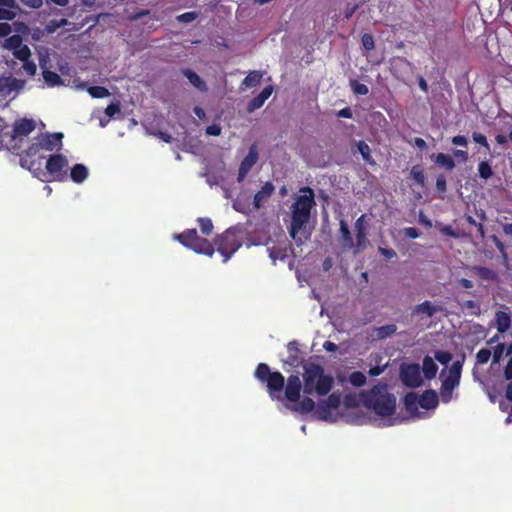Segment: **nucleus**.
Here are the masks:
<instances>
[{
    "instance_id": "f257e3e1",
    "label": "nucleus",
    "mask_w": 512,
    "mask_h": 512,
    "mask_svg": "<svg viewBox=\"0 0 512 512\" xmlns=\"http://www.w3.org/2000/svg\"><path fill=\"white\" fill-rule=\"evenodd\" d=\"M254 377L259 382L266 384L267 392L273 400L281 399V392L284 388L285 398L288 401L296 403L300 399L302 383L297 375H290L285 385V378L279 371H271L268 364L259 363L255 369Z\"/></svg>"
},
{
    "instance_id": "f03ea898",
    "label": "nucleus",
    "mask_w": 512,
    "mask_h": 512,
    "mask_svg": "<svg viewBox=\"0 0 512 512\" xmlns=\"http://www.w3.org/2000/svg\"><path fill=\"white\" fill-rule=\"evenodd\" d=\"M300 194L291 206V225L289 227L290 237L302 245L310 238L306 226L311 217V210L316 205L314 191L310 187L301 188Z\"/></svg>"
},
{
    "instance_id": "7ed1b4c3",
    "label": "nucleus",
    "mask_w": 512,
    "mask_h": 512,
    "mask_svg": "<svg viewBox=\"0 0 512 512\" xmlns=\"http://www.w3.org/2000/svg\"><path fill=\"white\" fill-rule=\"evenodd\" d=\"M359 397L363 406L379 416H391L395 412L396 397L388 392L386 383H379L370 390L361 391Z\"/></svg>"
},
{
    "instance_id": "20e7f679",
    "label": "nucleus",
    "mask_w": 512,
    "mask_h": 512,
    "mask_svg": "<svg viewBox=\"0 0 512 512\" xmlns=\"http://www.w3.org/2000/svg\"><path fill=\"white\" fill-rule=\"evenodd\" d=\"M303 392L307 395H327L334 385L331 375L325 374L324 368L317 363L307 362L303 364Z\"/></svg>"
},
{
    "instance_id": "39448f33",
    "label": "nucleus",
    "mask_w": 512,
    "mask_h": 512,
    "mask_svg": "<svg viewBox=\"0 0 512 512\" xmlns=\"http://www.w3.org/2000/svg\"><path fill=\"white\" fill-rule=\"evenodd\" d=\"M175 239L198 254L212 257L215 252L213 244L207 239L200 237L196 229H187L180 234H176Z\"/></svg>"
},
{
    "instance_id": "423d86ee",
    "label": "nucleus",
    "mask_w": 512,
    "mask_h": 512,
    "mask_svg": "<svg viewBox=\"0 0 512 512\" xmlns=\"http://www.w3.org/2000/svg\"><path fill=\"white\" fill-rule=\"evenodd\" d=\"M214 243L217 247V251L223 256L224 263L241 247V243L235 231L231 228L217 235L214 239Z\"/></svg>"
},
{
    "instance_id": "0eeeda50",
    "label": "nucleus",
    "mask_w": 512,
    "mask_h": 512,
    "mask_svg": "<svg viewBox=\"0 0 512 512\" xmlns=\"http://www.w3.org/2000/svg\"><path fill=\"white\" fill-rule=\"evenodd\" d=\"M41 144L35 138V141L20 155V165L21 167L28 169L30 172L33 173L34 176H36L39 179H42V176H45V172L43 169H41L40 162H33L31 157L37 156V157H45L41 154L42 151Z\"/></svg>"
},
{
    "instance_id": "6e6552de",
    "label": "nucleus",
    "mask_w": 512,
    "mask_h": 512,
    "mask_svg": "<svg viewBox=\"0 0 512 512\" xmlns=\"http://www.w3.org/2000/svg\"><path fill=\"white\" fill-rule=\"evenodd\" d=\"M68 159L63 154H52L46 160L45 174L48 173L51 179L58 182H64L68 179L67 174Z\"/></svg>"
},
{
    "instance_id": "1a4fd4ad",
    "label": "nucleus",
    "mask_w": 512,
    "mask_h": 512,
    "mask_svg": "<svg viewBox=\"0 0 512 512\" xmlns=\"http://www.w3.org/2000/svg\"><path fill=\"white\" fill-rule=\"evenodd\" d=\"M400 379L409 388H417L422 385L421 371L418 364L401 365Z\"/></svg>"
},
{
    "instance_id": "9d476101",
    "label": "nucleus",
    "mask_w": 512,
    "mask_h": 512,
    "mask_svg": "<svg viewBox=\"0 0 512 512\" xmlns=\"http://www.w3.org/2000/svg\"><path fill=\"white\" fill-rule=\"evenodd\" d=\"M258 160V152L256 149V146L253 145L250 147L248 154L245 156V158L241 161L239 169H238V175H237V181L240 183L242 182L251 168L256 164Z\"/></svg>"
},
{
    "instance_id": "9b49d317",
    "label": "nucleus",
    "mask_w": 512,
    "mask_h": 512,
    "mask_svg": "<svg viewBox=\"0 0 512 512\" xmlns=\"http://www.w3.org/2000/svg\"><path fill=\"white\" fill-rule=\"evenodd\" d=\"M341 404L340 394L334 392L318 404L317 413L321 419H327L331 409H337Z\"/></svg>"
},
{
    "instance_id": "f8f14e48",
    "label": "nucleus",
    "mask_w": 512,
    "mask_h": 512,
    "mask_svg": "<svg viewBox=\"0 0 512 512\" xmlns=\"http://www.w3.org/2000/svg\"><path fill=\"white\" fill-rule=\"evenodd\" d=\"M25 81L13 77H0V96L8 97L15 91L19 92L24 88Z\"/></svg>"
},
{
    "instance_id": "ddd939ff",
    "label": "nucleus",
    "mask_w": 512,
    "mask_h": 512,
    "mask_svg": "<svg viewBox=\"0 0 512 512\" xmlns=\"http://www.w3.org/2000/svg\"><path fill=\"white\" fill-rule=\"evenodd\" d=\"M36 128V124L33 119H20L14 123L13 130L11 133H5L11 140H14L19 136H28Z\"/></svg>"
},
{
    "instance_id": "4468645a",
    "label": "nucleus",
    "mask_w": 512,
    "mask_h": 512,
    "mask_svg": "<svg viewBox=\"0 0 512 512\" xmlns=\"http://www.w3.org/2000/svg\"><path fill=\"white\" fill-rule=\"evenodd\" d=\"M62 133L53 134H41L37 137V140L41 144V147L45 151L59 150L62 146Z\"/></svg>"
},
{
    "instance_id": "2eb2a0df",
    "label": "nucleus",
    "mask_w": 512,
    "mask_h": 512,
    "mask_svg": "<svg viewBox=\"0 0 512 512\" xmlns=\"http://www.w3.org/2000/svg\"><path fill=\"white\" fill-rule=\"evenodd\" d=\"M287 352L288 356L284 361L285 364L296 368L303 363V352L300 350L297 341L293 340L287 344Z\"/></svg>"
},
{
    "instance_id": "dca6fc26",
    "label": "nucleus",
    "mask_w": 512,
    "mask_h": 512,
    "mask_svg": "<svg viewBox=\"0 0 512 512\" xmlns=\"http://www.w3.org/2000/svg\"><path fill=\"white\" fill-rule=\"evenodd\" d=\"M273 90V86H266L256 97H254L248 102L247 111L249 113H252L255 110L261 108L264 105L265 101L271 96Z\"/></svg>"
},
{
    "instance_id": "f3484780",
    "label": "nucleus",
    "mask_w": 512,
    "mask_h": 512,
    "mask_svg": "<svg viewBox=\"0 0 512 512\" xmlns=\"http://www.w3.org/2000/svg\"><path fill=\"white\" fill-rule=\"evenodd\" d=\"M366 216L361 215L354 224L355 232H356V247L358 249H364L366 247L367 242V233H366Z\"/></svg>"
},
{
    "instance_id": "a211bd4d",
    "label": "nucleus",
    "mask_w": 512,
    "mask_h": 512,
    "mask_svg": "<svg viewBox=\"0 0 512 512\" xmlns=\"http://www.w3.org/2000/svg\"><path fill=\"white\" fill-rule=\"evenodd\" d=\"M275 191V186L272 182H266L261 189L254 195L253 206L259 209L263 206V202L267 201Z\"/></svg>"
},
{
    "instance_id": "6ab92c4d",
    "label": "nucleus",
    "mask_w": 512,
    "mask_h": 512,
    "mask_svg": "<svg viewBox=\"0 0 512 512\" xmlns=\"http://www.w3.org/2000/svg\"><path fill=\"white\" fill-rule=\"evenodd\" d=\"M439 404V398L435 390L428 389L419 397V406L423 409H434Z\"/></svg>"
},
{
    "instance_id": "aec40b11",
    "label": "nucleus",
    "mask_w": 512,
    "mask_h": 512,
    "mask_svg": "<svg viewBox=\"0 0 512 512\" xmlns=\"http://www.w3.org/2000/svg\"><path fill=\"white\" fill-rule=\"evenodd\" d=\"M470 270L482 280H486L489 282L499 281L498 273L491 268L475 265L472 266Z\"/></svg>"
},
{
    "instance_id": "412c9836",
    "label": "nucleus",
    "mask_w": 512,
    "mask_h": 512,
    "mask_svg": "<svg viewBox=\"0 0 512 512\" xmlns=\"http://www.w3.org/2000/svg\"><path fill=\"white\" fill-rule=\"evenodd\" d=\"M181 72L196 89L201 92H207L208 87L206 82L195 71L189 68H183Z\"/></svg>"
},
{
    "instance_id": "4be33fe9",
    "label": "nucleus",
    "mask_w": 512,
    "mask_h": 512,
    "mask_svg": "<svg viewBox=\"0 0 512 512\" xmlns=\"http://www.w3.org/2000/svg\"><path fill=\"white\" fill-rule=\"evenodd\" d=\"M439 311H442V308L440 306H436L432 304L430 301L426 300L414 307L413 314L426 315L427 317H432Z\"/></svg>"
},
{
    "instance_id": "5701e85b",
    "label": "nucleus",
    "mask_w": 512,
    "mask_h": 512,
    "mask_svg": "<svg viewBox=\"0 0 512 512\" xmlns=\"http://www.w3.org/2000/svg\"><path fill=\"white\" fill-rule=\"evenodd\" d=\"M495 326L498 333L503 334L507 332L511 327V317L505 311H497L495 313Z\"/></svg>"
},
{
    "instance_id": "b1692460",
    "label": "nucleus",
    "mask_w": 512,
    "mask_h": 512,
    "mask_svg": "<svg viewBox=\"0 0 512 512\" xmlns=\"http://www.w3.org/2000/svg\"><path fill=\"white\" fill-rule=\"evenodd\" d=\"M339 226L341 246L344 249H352L355 245L348 224L345 220H340Z\"/></svg>"
},
{
    "instance_id": "393cba45",
    "label": "nucleus",
    "mask_w": 512,
    "mask_h": 512,
    "mask_svg": "<svg viewBox=\"0 0 512 512\" xmlns=\"http://www.w3.org/2000/svg\"><path fill=\"white\" fill-rule=\"evenodd\" d=\"M89 175L87 167L83 164H75L69 174V178L77 184L83 183Z\"/></svg>"
},
{
    "instance_id": "a878e982",
    "label": "nucleus",
    "mask_w": 512,
    "mask_h": 512,
    "mask_svg": "<svg viewBox=\"0 0 512 512\" xmlns=\"http://www.w3.org/2000/svg\"><path fill=\"white\" fill-rule=\"evenodd\" d=\"M422 370L424 377L428 380H431L435 378L438 371V366L430 356H425L423 359Z\"/></svg>"
},
{
    "instance_id": "bb28decb",
    "label": "nucleus",
    "mask_w": 512,
    "mask_h": 512,
    "mask_svg": "<svg viewBox=\"0 0 512 512\" xmlns=\"http://www.w3.org/2000/svg\"><path fill=\"white\" fill-rule=\"evenodd\" d=\"M397 331V326L395 324H388L380 327H376L373 330V335L376 339L382 340L386 339L393 334H395Z\"/></svg>"
},
{
    "instance_id": "cd10ccee",
    "label": "nucleus",
    "mask_w": 512,
    "mask_h": 512,
    "mask_svg": "<svg viewBox=\"0 0 512 512\" xmlns=\"http://www.w3.org/2000/svg\"><path fill=\"white\" fill-rule=\"evenodd\" d=\"M315 409V402L309 397H304L301 401L298 400L293 410L301 414H308Z\"/></svg>"
},
{
    "instance_id": "c85d7f7f",
    "label": "nucleus",
    "mask_w": 512,
    "mask_h": 512,
    "mask_svg": "<svg viewBox=\"0 0 512 512\" xmlns=\"http://www.w3.org/2000/svg\"><path fill=\"white\" fill-rule=\"evenodd\" d=\"M405 409L410 413H416L419 406V397L415 392H409L404 396Z\"/></svg>"
},
{
    "instance_id": "c756f323",
    "label": "nucleus",
    "mask_w": 512,
    "mask_h": 512,
    "mask_svg": "<svg viewBox=\"0 0 512 512\" xmlns=\"http://www.w3.org/2000/svg\"><path fill=\"white\" fill-rule=\"evenodd\" d=\"M434 162L437 165L445 168L448 171L453 170L455 167V162H454L453 158L450 155L445 154V153L436 154L434 156Z\"/></svg>"
},
{
    "instance_id": "7c9ffc66",
    "label": "nucleus",
    "mask_w": 512,
    "mask_h": 512,
    "mask_svg": "<svg viewBox=\"0 0 512 512\" xmlns=\"http://www.w3.org/2000/svg\"><path fill=\"white\" fill-rule=\"evenodd\" d=\"M42 75L45 83L50 87L58 86L63 83L61 76L54 71L45 69Z\"/></svg>"
},
{
    "instance_id": "2f4dec72",
    "label": "nucleus",
    "mask_w": 512,
    "mask_h": 512,
    "mask_svg": "<svg viewBox=\"0 0 512 512\" xmlns=\"http://www.w3.org/2000/svg\"><path fill=\"white\" fill-rule=\"evenodd\" d=\"M23 43V39L21 37V35L19 34H14V35H11V36H8L4 42H3V48L13 52L14 50H16L17 48H19V46Z\"/></svg>"
},
{
    "instance_id": "473e14b6",
    "label": "nucleus",
    "mask_w": 512,
    "mask_h": 512,
    "mask_svg": "<svg viewBox=\"0 0 512 512\" xmlns=\"http://www.w3.org/2000/svg\"><path fill=\"white\" fill-rule=\"evenodd\" d=\"M262 79V73L254 70L250 72L243 80V85L247 88H253L260 84Z\"/></svg>"
},
{
    "instance_id": "72a5a7b5",
    "label": "nucleus",
    "mask_w": 512,
    "mask_h": 512,
    "mask_svg": "<svg viewBox=\"0 0 512 512\" xmlns=\"http://www.w3.org/2000/svg\"><path fill=\"white\" fill-rule=\"evenodd\" d=\"M358 152L361 154L365 162L375 165V160L371 156V149L365 141H359L357 143Z\"/></svg>"
},
{
    "instance_id": "f704fd0d",
    "label": "nucleus",
    "mask_w": 512,
    "mask_h": 512,
    "mask_svg": "<svg viewBox=\"0 0 512 512\" xmlns=\"http://www.w3.org/2000/svg\"><path fill=\"white\" fill-rule=\"evenodd\" d=\"M410 177L420 186H425V175L420 165H414L410 170Z\"/></svg>"
},
{
    "instance_id": "c9c22d12",
    "label": "nucleus",
    "mask_w": 512,
    "mask_h": 512,
    "mask_svg": "<svg viewBox=\"0 0 512 512\" xmlns=\"http://www.w3.org/2000/svg\"><path fill=\"white\" fill-rule=\"evenodd\" d=\"M12 54L16 59H18L20 61L28 60V58H31V55H32L30 48L26 44H23V43L19 46V48L14 50L12 52Z\"/></svg>"
},
{
    "instance_id": "e433bc0d",
    "label": "nucleus",
    "mask_w": 512,
    "mask_h": 512,
    "mask_svg": "<svg viewBox=\"0 0 512 512\" xmlns=\"http://www.w3.org/2000/svg\"><path fill=\"white\" fill-rule=\"evenodd\" d=\"M88 93L90 94L91 97L93 98H105V97H108L110 95V92L109 90L104 87V86H90L88 88Z\"/></svg>"
},
{
    "instance_id": "4c0bfd02",
    "label": "nucleus",
    "mask_w": 512,
    "mask_h": 512,
    "mask_svg": "<svg viewBox=\"0 0 512 512\" xmlns=\"http://www.w3.org/2000/svg\"><path fill=\"white\" fill-rule=\"evenodd\" d=\"M197 221L203 235L209 236L212 234L214 226L210 218L200 217Z\"/></svg>"
},
{
    "instance_id": "58836bf2",
    "label": "nucleus",
    "mask_w": 512,
    "mask_h": 512,
    "mask_svg": "<svg viewBox=\"0 0 512 512\" xmlns=\"http://www.w3.org/2000/svg\"><path fill=\"white\" fill-rule=\"evenodd\" d=\"M366 381V376L360 371H354L349 375V382L355 387H362Z\"/></svg>"
},
{
    "instance_id": "ea45409f",
    "label": "nucleus",
    "mask_w": 512,
    "mask_h": 512,
    "mask_svg": "<svg viewBox=\"0 0 512 512\" xmlns=\"http://www.w3.org/2000/svg\"><path fill=\"white\" fill-rule=\"evenodd\" d=\"M478 174H479V177L484 180L489 179L493 175V169H492L491 165L489 164V162L482 161L479 163Z\"/></svg>"
},
{
    "instance_id": "a19ab883",
    "label": "nucleus",
    "mask_w": 512,
    "mask_h": 512,
    "mask_svg": "<svg viewBox=\"0 0 512 512\" xmlns=\"http://www.w3.org/2000/svg\"><path fill=\"white\" fill-rule=\"evenodd\" d=\"M350 87L354 94L356 95H367L369 93L368 86L360 83L356 79L350 80Z\"/></svg>"
},
{
    "instance_id": "79ce46f5",
    "label": "nucleus",
    "mask_w": 512,
    "mask_h": 512,
    "mask_svg": "<svg viewBox=\"0 0 512 512\" xmlns=\"http://www.w3.org/2000/svg\"><path fill=\"white\" fill-rule=\"evenodd\" d=\"M19 8L0 7V20L12 21L17 16Z\"/></svg>"
},
{
    "instance_id": "37998d69",
    "label": "nucleus",
    "mask_w": 512,
    "mask_h": 512,
    "mask_svg": "<svg viewBox=\"0 0 512 512\" xmlns=\"http://www.w3.org/2000/svg\"><path fill=\"white\" fill-rule=\"evenodd\" d=\"M434 357L441 364L447 365L452 359V354L448 351L437 350L434 353Z\"/></svg>"
},
{
    "instance_id": "c03bdc74",
    "label": "nucleus",
    "mask_w": 512,
    "mask_h": 512,
    "mask_svg": "<svg viewBox=\"0 0 512 512\" xmlns=\"http://www.w3.org/2000/svg\"><path fill=\"white\" fill-rule=\"evenodd\" d=\"M361 43L365 50L371 51L375 48L374 37L370 33H364L361 37Z\"/></svg>"
},
{
    "instance_id": "a18cd8bd",
    "label": "nucleus",
    "mask_w": 512,
    "mask_h": 512,
    "mask_svg": "<svg viewBox=\"0 0 512 512\" xmlns=\"http://www.w3.org/2000/svg\"><path fill=\"white\" fill-rule=\"evenodd\" d=\"M462 307L471 311V313L475 316H479L481 314L480 304L474 300H466Z\"/></svg>"
},
{
    "instance_id": "49530a36",
    "label": "nucleus",
    "mask_w": 512,
    "mask_h": 512,
    "mask_svg": "<svg viewBox=\"0 0 512 512\" xmlns=\"http://www.w3.org/2000/svg\"><path fill=\"white\" fill-rule=\"evenodd\" d=\"M463 363H464V356H462L461 360H457L451 365L448 375L461 378V371H462Z\"/></svg>"
},
{
    "instance_id": "de8ad7c7",
    "label": "nucleus",
    "mask_w": 512,
    "mask_h": 512,
    "mask_svg": "<svg viewBox=\"0 0 512 512\" xmlns=\"http://www.w3.org/2000/svg\"><path fill=\"white\" fill-rule=\"evenodd\" d=\"M472 139L477 144L483 146L485 148L486 152H490V145H489L487 138L484 134L479 133V132H473Z\"/></svg>"
},
{
    "instance_id": "09e8293b",
    "label": "nucleus",
    "mask_w": 512,
    "mask_h": 512,
    "mask_svg": "<svg viewBox=\"0 0 512 512\" xmlns=\"http://www.w3.org/2000/svg\"><path fill=\"white\" fill-rule=\"evenodd\" d=\"M22 62V69L25 71V73L29 76H34L37 72V66L35 62L30 58H28V60H22Z\"/></svg>"
},
{
    "instance_id": "8fccbe9b",
    "label": "nucleus",
    "mask_w": 512,
    "mask_h": 512,
    "mask_svg": "<svg viewBox=\"0 0 512 512\" xmlns=\"http://www.w3.org/2000/svg\"><path fill=\"white\" fill-rule=\"evenodd\" d=\"M491 357V351L487 348L480 349L476 354V361L478 364H486Z\"/></svg>"
},
{
    "instance_id": "3c124183",
    "label": "nucleus",
    "mask_w": 512,
    "mask_h": 512,
    "mask_svg": "<svg viewBox=\"0 0 512 512\" xmlns=\"http://www.w3.org/2000/svg\"><path fill=\"white\" fill-rule=\"evenodd\" d=\"M453 390L451 387L441 384L440 396L443 403H449L452 400Z\"/></svg>"
},
{
    "instance_id": "603ef678",
    "label": "nucleus",
    "mask_w": 512,
    "mask_h": 512,
    "mask_svg": "<svg viewBox=\"0 0 512 512\" xmlns=\"http://www.w3.org/2000/svg\"><path fill=\"white\" fill-rule=\"evenodd\" d=\"M492 240L495 243V246L498 249V251L501 253L502 258L506 261L508 259V255L504 243L495 235L492 236Z\"/></svg>"
},
{
    "instance_id": "864d4df0",
    "label": "nucleus",
    "mask_w": 512,
    "mask_h": 512,
    "mask_svg": "<svg viewBox=\"0 0 512 512\" xmlns=\"http://www.w3.org/2000/svg\"><path fill=\"white\" fill-rule=\"evenodd\" d=\"M460 383V378L453 377L451 375H447L443 380L442 384L446 385L447 387H451L452 389H455Z\"/></svg>"
},
{
    "instance_id": "5fc2aeb1",
    "label": "nucleus",
    "mask_w": 512,
    "mask_h": 512,
    "mask_svg": "<svg viewBox=\"0 0 512 512\" xmlns=\"http://www.w3.org/2000/svg\"><path fill=\"white\" fill-rule=\"evenodd\" d=\"M198 17V13L192 11V12H185L178 16V20L182 23H190L194 21Z\"/></svg>"
},
{
    "instance_id": "6e6d98bb",
    "label": "nucleus",
    "mask_w": 512,
    "mask_h": 512,
    "mask_svg": "<svg viewBox=\"0 0 512 512\" xmlns=\"http://www.w3.org/2000/svg\"><path fill=\"white\" fill-rule=\"evenodd\" d=\"M117 113H120V105H119V103L112 102L105 109V114L108 117H113Z\"/></svg>"
},
{
    "instance_id": "4d7b16f0",
    "label": "nucleus",
    "mask_w": 512,
    "mask_h": 512,
    "mask_svg": "<svg viewBox=\"0 0 512 512\" xmlns=\"http://www.w3.org/2000/svg\"><path fill=\"white\" fill-rule=\"evenodd\" d=\"M436 189L439 192H446V190H447L446 178L443 174H440L437 176Z\"/></svg>"
},
{
    "instance_id": "13d9d810",
    "label": "nucleus",
    "mask_w": 512,
    "mask_h": 512,
    "mask_svg": "<svg viewBox=\"0 0 512 512\" xmlns=\"http://www.w3.org/2000/svg\"><path fill=\"white\" fill-rule=\"evenodd\" d=\"M505 350V344L504 343H499L495 349H494V352H493V360L494 362H499L502 355H503V352Z\"/></svg>"
},
{
    "instance_id": "bf43d9fd",
    "label": "nucleus",
    "mask_w": 512,
    "mask_h": 512,
    "mask_svg": "<svg viewBox=\"0 0 512 512\" xmlns=\"http://www.w3.org/2000/svg\"><path fill=\"white\" fill-rule=\"evenodd\" d=\"M404 234L410 239H416L420 236L421 232L415 227H407L404 229Z\"/></svg>"
},
{
    "instance_id": "052dcab7",
    "label": "nucleus",
    "mask_w": 512,
    "mask_h": 512,
    "mask_svg": "<svg viewBox=\"0 0 512 512\" xmlns=\"http://www.w3.org/2000/svg\"><path fill=\"white\" fill-rule=\"evenodd\" d=\"M205 133L209 136H219L221 134V127L217 124H212L206 127Z\"/></svg>"
},
{
    "instance_id": "680f3d73",
    "label": "nucleus",
    "mask_w": 512,
    "mask_h": 512,
    "mask_svg": "<svg viewBox=\"0 0 512 512\" xmlns=\"http://www.w3.org/2000/svg\"><path fill=\"white\" fill-rule=\"evenodd\" d=\"M451 142H452V144H454L456 146L467 147V145H468L467 138L462 135H457V136L452 137Z\"/></svg>"
},
{
    "instance_id": "e2e57ef3",
    "label": "nucleus",
    "mask_w": 512,
    "mask_h": 512,
    "mask_svg": "<svg viewBox=\"0 0 512 512\" xmlns=\"http://www.w3.org/2000/svg\"><path fill=\"white\" fill-rule=\"evenodd\" d=\"M12 32V27L9 23H0V37H8Z\"/></svg>"
},
{
    "instance_id": "0e129e2a",
    "label": "nucleus",
    "mask_w": 512,
    "mask_h": 512,
    "mask_svg": "<svg viewBox=\"0 0 512 512\" xmlns=\"http://www.w3.org/2000/svg\"><path fill=\"white\" fill-rule=\"evenodd\" d=\"M504 377L507 381H512V357L507 361L504 368Z\"/></svg>"
},
{
    "instance_id": "69168bd1",
    "label": "nucleus",
    "mask_w": 512,
    "mask_h": 512,
    "mask_svg": "<svg viewBox=\"0 0 512 512\" xmlns=\"http://www.w3.org/2000/svg\"><path fill=\"white\" fill-rule=\"evenodd\" d=\"M25 6L30 8H40L42 6V0H20Z\"/></svg>"
},
{
    "instance_id": "338daca9",
    "label": "nucleus",
    "mask_w": 512,
    "mask_h": 512,
    "mask_svg": "<svg viewBox=\"0 0 512 512\" xmlns=\"http://www.w3.org/2000/svg\"><path fill=\"white\" fill-rule=\"evenodd\" d=\"M379 252L387 259L396 257V252L391 248H379Z\"/></svg>"
},
{
    "instance_id": "774afa93",
    "label": "nucleus",
    "mask_w": 512,
    "mask_h": 512,
    "mask_svg": "<svg viewBox=\"0 0 512 512\" xmlns=\"http://www.w3.org/2000/svg\"><path fill=\"white\" fill-rule=\"evenodd\" d=\"M337 116L342 118H352L353 113L350 107H345L337 112Z\"/></svg>"
}]
</instances>
